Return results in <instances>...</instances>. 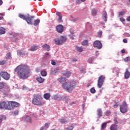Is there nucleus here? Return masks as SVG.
Here are the masks:
<instances>
[{"label": "nucleus", "mask_w": 130, "mask_h": 130, "mask_svg": "<svg viewBox=\"0 0 130 130\" xmlns=\"http://www.w3.org/2000/svg\"><path fill=\"white\" fill-rule=\"evenodd\" d=\"M15 72H17L20 79H27L31 76V73L29 67L27 65L21 64L15 69Z\"/></svg>", "instance_id": "nucleus-1"}, {"label": "nucleus", "mask_w": 130, "mask_h": 130, "mask_svg": "<svg viewBox=\"0 0 130 130\" xmlns=\"http://www.w3.org/2000/svg\"><path fill=\"white\" fill-rule=\"evenodd\" d=\"M58 82L63 83L62 87L64 90L68 92H72L77 86V83L75 81H67L64 77H61L58 79Z\"/></svg>", "instance_id": "nucleus-2"}, {"label": "nucleus", "mask_w": 130, "mask_h": 130, "mask_svg": "<svg viewBox=\"0 0 130 130\" xmlns=\"http://www.w3.org/2000/svg\"><path fill=\"white\" fill-rule=\"evenodd\" d=\"M18 16L20 19H23L26 21L28 25L32 24V21L33 20L34 18H35V16H30L29 14H22L20 13L19 14Z\"/></svg>", "instance_id": "nucleus-3"}, {"label": "nucleus", "mask_w": 130, "mask_h": 130, "mask_svg": "<svg viewBox=\"0 0 130 130\" xmlns=\"http://www.w3.org/2000/svg\"><path fill=\"white\" fill-rule=\"evenodd\" d=\"M41 100H42V96H41L39 94H34V98L32 100V104H34V105L41 106V105H42Z\"/></svg>", "instance_id": "nucleus-4"}, {"label": "nucleus", "mask_w": 130, "mask_h": 130, "mask_svg": "<svg viewBox=\"0 0 130 130\" xmlns=\"http://www.w3.org/2000/svg\"><path fill=\"white\" fill-rule=\"evenodd\" d=\"M54 41L56 45H61V44H63V43L67 41V37L64 36H60L58 39H55Z\"/></svg>", "instance_id": "nucleus-5"}, {"label": "nucleus", "mask_w": 130, "mask_h": 130, "mask_svg": "<svg viewBox=\"0 0 130 130\" xmlns=\"http://www.w3.org/2000/svg\"><path fill=\"white\" fill-rule=\"evenodd\" d=\"M53 99L54 100H64V101H66L67 103H69V96H64L61 95H54L53 96Z\"/></svg>", "instance_id": "nucleus-6"}, {"label": "nucleus", "mask_w": 130, "mask_h": 130, "mask_svg": "<svg viewBox=\"0 0 130 130\" xmlns=\"http://www.w3.org/2000/svg\"><path fill=\"white\" fill-rule=\"evenodd\" d=\"M0 108L1 109H8V110H11V109H12L9 101L1 102Z\"/></svg>", "instance_id": "nucleus-7"}, {"label": "nucleus", "mask_w": 130, "mask_h": 130, "mask_svg": "<svg viewBox=\"0 0 130 130\" xmlns=\"http://www.w3.org/2000/svg\"><path fill=\"white\" fill-rule=\"evenodd\" d=\"M104 80H105V76L102 75L101 76L98 81V87L100 89L103 86V83H104Z\"/></svg>", "instance_id": "nucleus-8"}, {"label": "nucleus", "mask_w": 130, "mask_h": 130, "mask_svg": "<svg viewBox=\"0 0 130 130\" xmlns=\"http://www.w3.org/2000/svg\"><path fill=\"white\" fill-rule=\"evenodd\" d=\"M120 110L122 113L127 112V106H126L125 102H123L122 105L120 106Z\"/></svg>", "instance_id": "nucleus-9"}, {"label": "nucleus", "mask_w": 130, "mask_h": 130, "mask_svg": "<svg viewBox=\"0 0 130 130\" xmlns=\"http://www.w3.org/2000/svg\"><path fill=\"white\" fill-rule=\"evenodd\" d=\"M0 75L4 80H6V81L10 80V74L7 72H2L0 73Z\"/></svg>", "instance_id": "nucleus-10"}, {"label": "nucleus", "mask_w": 130, "mask_h": 130, "mask_svg": "<svg viewBox=\"0 0 130 130\" xmlns=\"http://www.w3.org/2000/svg\"><path fill=\"white\" fill-rule=\"evenodd\" d=\"M93 47L98 48V49H101L102 48V43L100 41H95L93 43Z\"/></svg>", "instance_id": "nucleus-11"}, {"label": "nucleus", "mask_w": 130, "mask_h": 130, "mask_svg": "<svg viewBox=\"0 0 130 130\" xmlns=\"http://www.w3.org/2000/svg\"><path fill=\"white\" fill-rule=\"evenodd\" d=\"M23 120L26 121V122H29V123H32V117L29 115H25L22 117Z\"/></svg>", "instance_id": "nucleus-12"}, {"label": "nucleus", "mask_w": 130, "mask_h": 130, "mask_svg": "<svg viewBox=\"0 0 130 130\" xmlns=\"http://www.w3.org/2000/svg\"><path fill=\"white\" fill-rule=\"evenodd\" d=\"M17 55L19 56H25L28 55V52L24 50H17Z\"/></svg>", "instance_id": "nucleus-13"}, {"label": "nucleus", "mask_w": 130, "mask_h": 130, "mask_svg": "<svg viewBox=\"0 0 130 130\" xmlns=\"http://www.w3.org/2000/svg\"><path fill=\"white\" fill-rule=\"evenodd\" d=\"M63 25L59 24L56 26V30L58 33H62L63 32Z\"/></svg>", "instance_id": "nucleus-14"}, {"label": "nucleus", "mask_w": 130, "mask_h": 130, "mask_svg": "<svg viewBox=\"0 0 130 130\" xmlns=\"http://www.w3.org/2000/svg\"><path fill=\"white\" fill-rule=\"evenodd\" d=\"M9 105L10 107L14 108V107H18L19 106V103L15 102H9Z\"/></svg>", "instance_id": "nucleus-15"}, {"label": "nucleus", "mask_w": 130, "mask_h": 130, "mask_svg": "<svg viewBox=\"0 0 130 130\" xmlns=\"http://www.w3.org/2000/svg\"><path fill=\"white\" fill-rule=\"evenodd\" d=\"M56 15L58 16V22L59 23H62V16L61 15V13L59 12H56Z\"/></svg>", "instance_id": "nucleus-16"}, {"label": "nucleus", "mask_w": 130, "mask_h": 130, "mask_svg": "<svg viewBox=\"0 0 130 130\" xmlns=\"http://www.w3.org/2000/svg\"><path fill=\"white\" fill-rule=\"evenodd\" d=\"M102 19L105 22H107V13L106 12V11L103 12Z\"/></svg>", "instance_id": "nucleus-17"}, {"label": "nucleus", "mask_w": 130, "mask_h": 130, "mask_svg": "<svg viewBox=\"0 0 130 130\" xmlns=\"http://www.w3.org/2000/svg\"><path fill=\"white\" fill-rule=\"evenodd\" d=\"M42 48L44 50H46L47 51L50 50V46L46 44L42 46Z\"/></svg>", "instance_id": "nucleus-18"}, {"label": "nucleus", "mask_w": 130, "mask_h": 130, "mask_svg": "<svg viewBox=\"0 0 130 130\" xmlns=\"http://www.w3.org/2000/svg\"><path fill=\"white\" fill-rule=\"evenodd\" d=\"M130 77V73L128 72V69H126L124 73L125 79H128Z\"/></svg>", "instance_id": "nucleus-19"}, {"label": "nucleus", "mask_w": 130, "mask_h": 130, "mask_svg": "<svg viewBox=\"0 0 130 130\" xmlns=\"http://www.w3.org/2000/svg\"><path fill=\"white\" fill-rule=\"evenodd\" d=\"M59 122L60 123H63L64 124H67L68 122H69V120H68L67 119L64 118H61L59 120Z\"/></svg>", "instance_id": "nucleus-20"}, {"label": "nucleus", "mask_w": 130, "mask_h": 130, "mask_svg": "<svg viewBox=\"0 0 130 130\" xmlns=\"http://www.w3.org/2000/svg\"><path fill=\"white\" fill-rule=\"evenodd\" d=\"M118 129V125L113 124L110 127V130H117Z\"/></svg>", "instance_id": "nucleus-21"}, {"label": "nucleus", "mask_w": 130, "mask_h": 130, "mask_svg": "<svg viewBox=\"0 0 130 130\" xmlns=\"http://www.w3.org/2000/svg\"><path fill=\"white\" fill-rule=\"evenodd\" d=\"M71 74V72L67 71L66 72L63 73L62 75V76H65V77H67V78H70Z\"/></svg>", "instance_id": "nucleus-22"}, {"label": "nucleus", "mask_w": 130, "mask_h": 130, "mask_svg": "<svg viewBox=\"0 0 130 130\" xmlns=\"http://www.w3.org/2000/svg\"><path fill=\"white\" fill-rule=\"evenodd\" d=\"M44 98L46 100H49V98H50V93H47L44 94Z\"/></svg>", "instance_id": "nucleus-23"}, {"label": "nucleus", "mask_w": 130, "mask_h": 130, "mask_svg": "<svg viewBox=\"0 0 130 130\" xmlns=\"http://www.w3.org/2000/svg\"><path fill=\"white\" fill-rule=\"evenodd\" d=\"M39 23H40V20L39 19L34 20V26H38V25H39Z\"/></svg>", "instance_id": "nucleus-24"}, {"label": "nucleus", "mask_w": 130, "mask_h": 130, "mask_svg": "<svg viewBox=\"0 0 130 130\" xmlns=\"http://www.w3.org/2000/svg\"><path fill=\"white\" fill-rule=\"evenodd\" d=\"M36 80L38 81V82H39V83H42L44 82V79L41 78V77L37 78Z\"/></svg>", "instance_id": "nucleus-25"}, {"label": "nucleus", "mask_w": 130, "mask_h": 130, "mask_svg": "<svg viewBox=\"0 0 130 130\" xmlns=\"http://www.w3.org/2000/svg\"><path fill=\"white\" fill-rule=\"evenodd\" d=\"M75 49L77 50L79 52H82V51H83V47H79L78 46H76Z\"/></svg>", "instance_id": "nucleus-26"}, {"label": "nucleus", "mask_w": 130, "mask_h": 130, "mask_svg": "<svg viewBox=\"0 0 130 130\" xmlns=\"http://www.w3.org/2000/svg\"><path fill=\"white\" fill-rule=\"evenodd\" d=\"M5 59H6V60H8V59H12V54H11L10 53H7L5 57Z\"/></svg>", "instance_id": "nucleus-27"}, {"label": "nucleus", "mask_w": 130, "mask_h": 130, "mask_svg": "<svg viewBox=\"0 0 130 130\" xmlns=\"http://www.w3.org/2000/svg\"><path fill=\"white\" fill-rule=\"evenodd\" d=\"M70 32L71 33V34L69 36L70 37H71L72 40H74V39H75L74 37H76V35H75V33L73 31H70Z\"/></svg>", "instance_id": "nucleus-28"}, {"label": "nucleus", "mask_w": 130, "mask_h": 130, "mask_svg": "<svg viewBox=\"0 0 130 130\" xmlns=\"http://www.w3.org/2000/svg\"><path fill=\"white\" fill-rule=\"evenodd\" d=\"M98 112V115L99 117H101L102 116V110L101 109H99L97 111Z\"/></svg>", "instance_id": "nucleus-29"}, {"label": "nucleus", "mask_w": 130, "mask_h": 130, "mask_svg": "<svg viewBox=\"0 0 130 130\" xmlns=\"http://www.w3.org/2000/svg\"><path fill=\"white\" fill-rule=\"evenodd\" d=\"M91 14L92 16H96V15H97V10L95 8L92 9Z\"/></svg>", "instance_id": "nucleus-30"}, {"label": "nucleus", "mask_w": 130, "mask_h": 130, "mask_svg": "<svg viewBox=\"0 0 130 130\" xmlns=\"http://www.w3.org/2000/svg\"><path fill=\"white\" fill-rule=\"evenodd\" d=\"M38 49V46H32L30 49V51H36Z\"/></svg>", "instance_id": "nucleus-31"}, {"label": "nucleus", "mask_w": 130, "mask_h": 130, "mask_svg": "<svg viewBox=\"0 0 130 130\" xmlns=\"http://www.w3.org/2000/svg\"><path fill=\"white\" fill-rule=\"evenodd\" d=\"M6 33V29L3 27H0V35H3Z\"/></svg>", "instance_id": "nucleus-32"}, {"label": "nucleus", "mask_w": 130, "mask_h": 130, "mask_svg": "<svg viewBox=\"0 0 130 130\" xmlns=\"http://www.w3.org/2000/svg\"><path fill=\"white\" fill-rule=\"evenodd\" d=\"M3 120H6V116L4 115H0V121L3 122Z\"/></svg>", "instance_id": "nucleus-33"}, {"label": "nucleus", "mask_w": 130, "mask_h": 130, "mask_svg": "<svg viewBox=\"0 0 130 130\" xmlns=\"http://www.w3.org/2000/svg\"><path fill=\"white\" fill-rule=\"evenodd\" d=\"M8 62V60H3L0 61V66H4L5 63Z\"/></svg>", "instance_id": "nucleus-34"}, {"label": "nucleus", "mask_w": 130, "mask_h": 130, "mask_svg": "<svg viewBox=\"0 0 130 130\" xmlns=\"http://www.w3.org/2000/svg\"><path fill=\"white\" fill-rule=\"evenodd\" d=\"M41 75L43 76V77H46L47 73H46V71H42L41 72Z\"/></svg>", "instance_id": "nucleus-35"}, {"label": "nucleus", "mask_w": 130, "mask_h": 130, "mask_svg": "<svg viewBox=\"0 0 130 130\" xmlns=\"http://www.w3.org/2000/svg\"><path fill=\"white\" fill-rule=\"evenodd\" d=\"M102 30H100L98 32V37L99 38H101V37H102Z\"/></svg>", "instance_id": "nucleus-36"}, {"label": "nucleus", "mask_w": 130, "mask_h": 130, "mask_svg": "<svg viewBox=\"0 0 130 130\" xmlns=\"http://www.w3.org/2000/svg\"><path fill=\"white\" fill-rule=\"evenodd\" d=\"M82 45L87 46L88 45V40H85L82 42Z\"/></svg>", "instance_id": "nucleus-37"}, {"label": "nucleus", "mask_w": 130, "mask_h": 130, "mask_svg": "<svg viewBox=\"0 0 130 130\" xmlns=\"http://www.w3.org/2000/svg\"><path fill=\"white\" fill-rule=\"evenodd\" d=\"M107 126V122L103 123L102 125V129H104Z\"/></svg>", "instance_id": "nucleus-38"}, {"label": "nucleus", "mask_w": 130, "mask_h": 130, "mask_svg": "<svg viewBox=\"0 0 130 130\" xmlns=\"http://www.w3.org/2000/svg\"><path fill=\"white\" fill-rule=\"evenodd\" d=\"M94 60V57H90L88 59V61L89 63H92Z\"/></svg>", "instance_id": "nucleus-39"}, {"label": "nucleus", "mask_w": 130, "mask_h": 130, "mask_svg": "<svg viewBox=\"0 0 130 130\" xmlns=\"http://www.w3.org/2000/svg\"><path fill=\"white\" fill-rule=\"evenodd\" d=\"M129 60H130L129 57H127L124 58V61H125V62H128V61H129Z\"/></svg>", "instance_id": "nucleus-40"}, {"label": "nucleus", "mask_w": 130, "mask_h": 130, "mask_svg": "<svg viewBox=\"0 0 130 130\" xmlns=\"http://www.w3.org/2000/svg\"><path fill=\"white\" fill-rule=\"evenodd\" d=\"M13 114L14 116L18 115V114H19V111L16 110V111L13 112Z\"/></svg>", "instance_id": "nucleus-41"}, {"label": "nucleus", "mask_w": 130, "mask_h": 130, "mask_svg": "<svg viewBox=\"0 0 130 130\" xmlns=\"http://www.w3.org/2000/svg\"><path fill=\"white\" fill-rule=\"evenodd\" d=\"M22 89L24 91H28V90H29V88L27 86H26L25 85H23L22 86Z\"/></svg>", "instance_id": "nucleus-42"}, {"label": "nucleus", "mask_w": 130, "mask_h": 130, "mask_svg": "<svg viewBox=\"0 0 130 130\" xmlns=\"http://www.w3.org/2000/svg\"><path fill=\"white\" fill-rule=\"evenodd\" d=\"M90 92H91L92 94H94V93H96V90H95V88H92L90 89Z\"/></svg>", "instance_id": "nucleus-43"}, {"label": "nucleus", "mask_w": 130, "mask_h": 130, "mask_svg": "<svg viewBox=\"0 0 130 130\" xmlns=\"http://www.w3.org/2000/svg\"><path fill=\"white\" fill-rule=\"evenodd\" d=\"M119 105V104H118V103L115 102V104L113 105V107H114V108H117Z\"/></svg>", "instance_id": "nucleus-44"}, {"label": "nucleus", "mask_w": 130, "mask_h": 130, "mask_svg": "<svg viewBox=\"0 0 130 130\" xmlns=\"http://www.w3.org/2000/svg\"><path fill=\"white\" fill-rule=\"evenodd\" d=\"M5 87V84L3 82H0V89H3Z\"/></svg>", "instance_id": "nucleus-45"}, {"label": "nucleus", "mask_w": 130, "mask_h": 130, "mask_svg": "<svg viewBox=\"0 0 130 130\" xmlns=\"http://www.w3.org/2000/svg\"><path fill=\"white\" fill-rule=\"evenodd\" d=\"M123 15H124V12H123V11L120 12L119 13V17H121L122 16H123Z\"/></svg>", "instance_id": "nucleus-46"}, {"label": "nucleus", "mask_w": 130, "mask_h": 130, "mask_svg": "<svg viewBox=\"0 0 130 130\" xmlns=\"http://www.w3.org/2000/svg\"><path fill=\"white\" fill-rule=\"evenodd\" d=\"M110 114H111V112H110V111H107L106 112V115L107 116H109Z\"/></svg>", "instance_id": "nucleus-47"}, {"label": "nucleus", "mask_w": 130, "mask_h": 130, "mask_svg": "<svg viewBox=\"0 0 130 130\" xmlns=\"http://www.w3.org/2000/svg\"><path fill=\"white\" fill-rule=\"evenodd\" d=\"M51 64H52V66H55V64H56V62H55L54 60H52Z\"/></svg>", "instance_id": "nucleus-48"}, {"label": "nucleus", "mask_w": 130, "mask_h": 130, "mask_svg": "<svg viewBox=\"0 0 130 130\" xmlns=\"http://www.w3.org/2000/svg\"><path fill=\"white\" fill-rule=\"evenodd\" d=\"M44 127H46V128H48V127H49V124L46 123L45 124Z\"/></svg>", "instance_id": "nucleus-49"}, {"label": "nucleus", "mask_w": 130, "mask_h": 130, "mask_svg": "<svg viewBox=\"0 0 130 130\" xmlns=\"http://www.w3.org/2000/svg\"><path fill=\"white\" fill-rule=\"evenodd\" d=\"M48 56H49V53H46L45 56V59H46Z\"/></svg>", "instance_id": "nucleus-50"}, {"label": "nucleus", "mask_w": 130, "mask_h": 130, "mask_svg": "<svg viewBox=\"0 0 130 130\" xmlns=\"http://www.w3.org/2000/svg\"><path fill=\"white\" fill-rule=\"evenodd\" d=\"M80 72L82 74L84 73H86V71L85 70V69H82L81 70H80Z\"/></svg>", "instance_id": "nucleus-51"}, {"label": "nucleus", "mask_w": 130, "mask_h": 130, "mask_svg": "<svg viewBox=\"0 0 130 130\" xmlns=\"http://www.w3.org/2000/svg\"><path fill=\"white\" fill-rule=\"evenodd\" d=\"M124 36H125L126 37H130V35L128 33H125Z\"/></svg>", "instance_id": "nucleus-52"}, {"label": "nucleus", "mask_w": 130, "mask_h": 130, "mask_svg": "<svg viewBox=\"0 0 130 130\" xmlns=\"http://www.w3.org/2000/svg\"><path fill=\"white\" fill-rule=\"evenodd\" d=\"M120 21L121 22H124V21H125V19H124V18H120Z\"/></svg>", "instance_id": "nucleus-53"}, {"label": "nucleus", "mask_w": 130, "mask_h": 130, "mask_svg": "<svg viewBox=\"0 0 130 130\" xmlns=\"http://www.w3.org/2000/svg\"><path fill=\"white\" fill-rule=\"evenodd\" d=\"M123 42H124V43H127V40H126V39H123Z\"/></svg>", "instance_id": "nucleus-54"}, {"label": "nucleus", "mask_w": 130, "mask_h": 130, "mask_svg": "<svg viewBox=\"0 0 130 130\" xmlns=\"http://www.w3.org/2000/svg\"><path fill=\"white\" fill-rule=\"evenodd\" d=\"M114 122H115V123L116 124H117V123H118V121L116 119H114Z\"/></svg>", "instance_id": "nucleus-55"}, {"label": "nucleus", "mask_w": 130, "mask_h": 130, "mask_svg": "<svg viewBox=\"0 0 130 130\" xmlns=\"http://www.w3.org/2000/svg\"><path fill=\"white\" fill-rule=\"evenodd\" d=\"M3 4H4L3 0H0V7H1V6L3 5Z\"/></svg>", "instance_id": "nucleus-56"}, {"label": "nucleus", "mask_w": 130, "mask_h": 130, "mask_svg": "<svg viewBox=\"0 0 130 130\" xmlns=\"http://www.w3.org/2000/svg\"><path fill=\"white\" fill-rule=\"evenodd\" d=\"M72 60L73 61H78V59L74 58L72 59Z\"/></svg>", "instance_id": "nucleus-57"}, {"label": "nucleus", "mask_w": 130, "mask_h": 130, "mask_svg": "<svg viewBox=\"0 0 130 130\" xmlns=\"http://www.w3.org/2000/svg\"><path fill=\"white\" fill-rule=\"evenodd\" d=\"M126 20L128 21V22H130V16L128 17L126 19Z\"/></svg>", "instance_id": "nucleus-58"}, {"label": "nucleus", "mask_w": 130, "mask_h": 130, "mask_svg": "<svg viewBox=\"0 0 130 130\" xmlns=\"http://www.w3.org/2000/svg\"><path fill=\"white\" fill-rule=\"evenodd\" d=\"M6 88H7V91L9 92L10 91V86H7Z\"/></svg>", "instance_id": "nucleus-59"}, {"label": "nucleus", "mask_w": 130, "mask_h": 130, "mask_svg": "<svg viewBox=\"0 0 130 130\" xmlns=\"http://www.w3.org/2000/svg\"><path fill=\"white\" fill-rule=\"evenodd\" d=\"M34 117H35V118H37V117H38V116H37V115L34 114Z\"/></svg>", "instance_id": "nucleus-60"}, {"label": "nucleus", "mask_w": 130, "mask_h": 130, "mask_svg": "<svg viewBox=\"0 0 130 130\" xmlns=\"http://www.w3.org/2000/svg\"><path fill=\"white\" fill-rule=\"evenodd\" d=\"M121 52H122V53H125V51L124 50L122 49L121 50Z\"/></svg>", "instance_id": "nucleus-61"}, {"label": "nucleus", "mask_w": 130, "mask_h": 130, "mask_svg": "<svg viewBox=\"0 0 130 130\" xmlns=\"http://www.w3.org/2000/svg\"><path fill=\"white\" fill-rule=\"evenodd\" d=\"M76 103L75 102H73L72 103H71V105H74Z\"/></svg>", "instance_id": "nucleus-62"}, {"label": "nucleus", "mask_w": 130, "mask_h": 130, "mask_svg": "<svg viewBox=\"0 0 130 130\" xmlns=\"http://www.w3.org/2000/svg\"><path fill=\"white\" fill-rule=\"evenodd\" d=\"M0 16H5V13H0Z\"/></svg>", "instance_id": "nucleus-63"}, {"label": "nucleus", "mask_w": 130, "mask_h": 130, "mask_svg": "<svg viewBox=\"0 0 130 130\" xmlns=\"http://www.w3.org/2000/svg\"><path fill=\"white\" fill-rule=\"evenodd\" d=\"M44 127H41V128L40 129V130H44Z\"/></svg>", "instance_id": "nucleus-64"}]
</instances>
